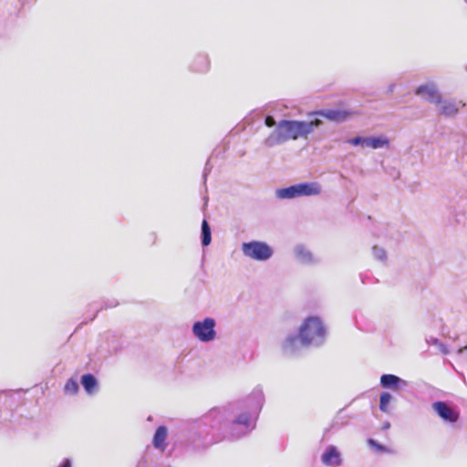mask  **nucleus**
<instances>
[{"mask_svg": "<svg viewBox=\"0 0 467 467\" xmlns=\"http://www.w3.org/2000/svg\"><path fill=\"white\" fill-rule=\"evenodd\" d=\"M80 383H81L83 389H85V391L89 395H92L98 391V389H99L98 380H97L96 377L91 373H87V374L82 375Z\"/></svg>", "mask_w": 467, "mask_h": 467, "instance_id": "15", "label": "nucleus"}, {"mask_svg": "<svg viewBox=\"0 0 467 467\" xmlns=\"http://www.w3.org/2000/svg\"><path fill=\"white\" fill-rule=\"evenodd\" d=\"M277 122L275 121V118L273 116L267 115L265 118V125L268 128H275Z\"/></svg>", "mask_w": 467, "mask_h": 467, "instance_id": "27", "label": "nucleus"}, {"mask_svg": "<svg viewBox=\"0 0 467 467\" xmlns=\"http://www.w3.org/2000/svg\"><path fill=\"white\" fill-rule=\"evenodd\" d=\"M392 399V396L389 392H382L379 396V410L383 412L389 410V404Z\"/></svg>", "mask_w": 467, "mask_h": 467, "instance_id": "21", "label": "nucleus"}, {"mask_svg": "<svg viewBox=\"0 0 467 467\" xmlns=\"http://www.w3.org/2000/svg\"><path fill=\"white\" fill-rule=\"evenodd\" d=\"M373 255L376 259L385 262L387 259L386 251L379 246H374L372 249Z\"/></svg>", "mask_w": 467, "mask_h": 467, "instance_id": "23", "label": "nucleus"}, {"mask_svg": "<svg viewBox=\"0 0 467 467\" xmlns=\"http://www.w3.org/2000/svg\"><path fill=\"white\" fill-rule=\"evenodd\" d=\"M395 87H396V85H395V84H390V85L388 87L387 92H388V93H392V92L394 91Z\"/></svg>", "mask_w": 467, "mask_h": 467, "instance_id": "32", "label": "nucleus"}, {"mask_svg": "<svg viewBox=\"0 0 467 467\" xmlns=\"http://www.w3.org/2000/svg\"><path fill=\"white\" fill-rule=\"evenodd\" d=\"M380 385L384 389H400L408 386V382L393 374H383L380 377Z\"/></svg>", "mask_w": 467, "mask_h": 467, "instance_id": "12", "label": "nucleus"}, {"mask_svg": "<svg viewBox=\"0 0 467 467\" xmlns=\"http://www.w3.org/2000/svg\"><path fill=\"white\" fill-rule=\"evenodd\" d=\"M368 443H369L371 446L375 447L377 450H379V451H385V447H384L382 444L378 443L375 440H373V439H368Z\"/></svg>", "mask_w": 467, "mask_h": 467, "instance_id": "29", "label": "nucleus"}, {"mask_svg": "<svg viewBox=\"0 0 467 467\" xmlns=\"http://www.w3.org/2000/svg\"><path fill=\"white\" fill-rule=\"evenodd\" d=\"M136 467H151L149 460V455H145L137 464Z\"/></svg>", "mask_w": 467, "mask_h": 467, "instance_id": "28", "label": "nucleus"}, {"mask_svg": "<svg viewBox=\"0 0 467 467\" xmlns=\"http://www.w3.org/2000/svg\"><path fill=\"white\" fill-rule=\"evenodd\" d=\"M427 342L430 345L437 346L442 353H444V354L448 353L447 347L442 342H441L438 338L431 337L429 339H427Z\"/></svg>", "mask_w": 467, "mask_h": 467, "instance_id": "24", "label": "nucleus"}, {"mask_svg": "<svg viewBox=\"0 0 467 467\" xmlns=\"http://www.w3.org/2000/svg\"><path fill=\"white\" fill-rule=\"evenodd\" d=\"M57 467H72V462L68 458H65Z\"/></svg>", "mask_w": 467, "mask_h": 467, "instance_id": "30", "label": "nucleus"}, {"mask_svg": "<svg viewBox=\"0 0 467 467\" xmlns=\"http://www.w3.org/2000/svg\"><path fill=\"white\" fill-rule=\"evenodd\" d=\"M321 461L327 466L337 467L342 464L341 454L334 445H329L322 454Z\"/></svg>", "mask_w": 467, "mask_h": 467, "instance_id": "10", "label": "nucleus"}, {"mask_svg": "<svg viewBox=\"0 0 467 467\" xmlns=\"http://www.w3.org/2000/svg\"><path fill=\"white\" fill-rule=\"evenodd\" d=\"M320 123L319 119L312 121L281 119L267 138L265 139L264 144L268 148H273L288 140L307 138Z\"/></svg>", "mask_w": 467, "mask_h": 467, "instance_id": "2", "label": "nucleus"}, {"mask_svg": "<svg viewBox=\"0 0 467 467\" xmlns=\"http://www.w3.org/2000/svg\"><path fill=\"white\" fill-rule=\"evenodd\" d=\"M389 146V140L385 136L379 137H366L365 147L371 149L388 148Z\"/></svg>", "mask_w": 467, "mask_h": 467, "instance_id": "16", "label": "nucleus"}, {"mask_svg": "<svg viewBox=\"0 0 467 467\" xmlns=\"http://www.w3.org/2000/svg\"><path fill=\"white\" fill-rule=\"evenodd\" d=\"M116 306H118V302L116 300H110V301H107V302H104V306L98 308L96 307V313L92 316V317L90 318L91 320L95 318L97 313L102 309L103 307L105 308H109V307H115Z\"/></svg>", "mask_w": 467, "mask_h": 467, "instance_id": "26", "label": "nucleus"}, {"mask_svg": "<svg viewBox=\"0 0 467 467\" xmlns=\"http://www.w3.org/2000/svg\"><path fill=\"white\" fill-rule=\"evenodd\" d=\"M202 244L208 246L212 242V232L207 220L202 222V232H201Z\"/></svg>", "mask_w": 467, "mask_h": 467, "instance_id": "20", "label": "nucleus"}, {"mask_svg": "<svg viewBox=\"0 0 467 467\" xmlns=\"http://www.w3.org/2000/svg\"><path fill=\"white\" fill-rule=\"evenodd\" d=\"M436 105H439L440 115L447 118H452L455 117L459 110L465 106V103L455 99H442L441 97V101L437 102Z\"/></svg>", "mask_w": 467, "mask_h": 467, "instance_id": "7", "label": "nucleus"}, {"mask_svg": "<svg viewBox=\"0 0 467 467\" xmlns=\"http://www.w3.org/2000/svg\"><path fill=\"white\" fill-rule=\"evenodd\" d=\"M295 254L296 256V259L301 263L305 265H309L314 262L313 255L309 250L305 248L303 245H297L295 248Z\"/></svg>", "mask_w": 467, "mask_h": 467, "instance_id": "18", "label": "nucleus"}, {"mask_svg": "<svg viewBox=\"0 0 467 467\" xmlns=\"http://www.w3.org/2000/svg\"><path fill=\"white\" fill-rule=\"evenodd\" d=\"M167 428L163 425L159 426L153 436V445L157 449L163 451L166 447L165 441L167 438Z\"/></svg>", "mask_w": 467, "mask_h": 467, "instance_id": "17", "label": "nucleus"}, {"mask_svg": "<svg viewBox=\"0 0 467 467\" xmlns=\"http://www.w3.org/2000/svg\"><path fill=\"white\" fill-rule=\"evenodd\" d=\"M78 383L74 379H69L65 384V392L70 395H75L78 391Z\"/></svg>", "mask_w": 467, "mask_h": 467, "instance_id": "22", "label": "nucleus"}, {"mask_svg": "<svg viewBox=\"0 0 467 467\" xmlns=\"http://www.w3.org/2000/svg\"><path fill=\"white\" fill-rule=\"evenodd\" d=\"M309 326L318 328L314 320H305L299 328L298 334H291L285 337L282 348L286 355H296L303 348H309V343L320 341L318 337H308L307 328Z\"/></svg>", "mask_w": 467, "mask_h": 467, "instance_id": "3", "label": "nucleus"}, {"mask_svg": "<svg viewBox=\"0 0 467 467\" xmlns=\"http://www.w3.org/2000/svg\"><path fill=\"white\" fill-rule=\"evenodd\" d=\"M210 171H211V167H209V161H207L205 168H204V171H203L204 180H206L207 174H208V172H210Z\"/></svg>", "mask_w": 467, "mask_h": 467, "instance_id": "31", "label": "nucleus"}, {"mask_svg": "<svg viewBox=\"0 0 467 467\" xmlns=\"http://www.w3.org/2000/svg\"><path fill=\"white\" fill-rule=\"evenodd\" d=\"M312 115L321 116L331 121L342 122L347 120L350 113L342 109H322L313 112Z\"/></svg>", "mask_w": 467, "mask_h": 467, "instance_id": "13", "label": "nucleus"}, {"mask_svg": "<svg viewBox=\"0 0 467 467\" xmlns=\"http://www.w3.org/2000/svg\"><path fill=\"white\" fill-rule=\"evenodd\" d=\"M465 3H467V0H464Z\"/></svg>", "mask_w": 467, "mask_h": 467, "instance_id": "34", "label": "nucleus"}, {"mask_svg": "<svg viewBox=\"0 0 467 467\" xmlns=\"http://www.w3.org/2000/svg\"><path fill=\"white\" fill-rule=\"evenodd\" d=\"M415 94L434 104L441 101V97L436 84L433 82H428L419 86L415 90Z\"/></svg>", "mask_w": 467, "mask_h": 467, "instance_id": "8", "label": "nucleus"}, {"mask_svg": "<svg viewBox=\"0 0 467 467\" xmlns=\"http://www.w3.org/2000/svg\"><path fill=\"white\" fill-rule=\"evenodd\" d=\"M191 70L197 73H205L210 68V59L208 55L200 53L195 56L191 66Z\"/></svg>", "mask_w": 467, "mask_h": 467, "instance_id": "14", "label": "nucleus"}, {"mask_svg": "<svg viewBox=\"0 0 467 467\" xmlns=\"http://www.w3.org/2000/svg\"><path fill=\"white\" fill-rule=\"evenodd\" d=\"M295 185L297 197L316 196L321 192V185L317 182H306Z\"/></svg>", "mask_w": 467, "mask_h": 467, "instance_id": "11", "label": "nucleus"}, {"mask_svg": "<svg viewBox=\"0 0 467 467\" xmlns=\"http://www.w3.org/2000/svg\"><path fill=\"white\" fill-rule=\"evenodd\" d=\"M306 320H314V322L317 325L318 327L316 328L315 327L309 326L307 328V334L309 336L308 337H318L320 339V341H318L317 343H309V348L320 347L321 345L324 344L327 335V330L324 324L322 323L321 319L317 317H309Z\"/></svg>", "mask_w": 467, "mask_h": 467, "instance_id": "9", "label": "nucleus"}, {"mask_svg": "<svg viewBox=\"0 0 467 467\" xmlns=\"http://www.w3.org/2000/svg\"><path fill=\"white\" fill-rule=\"evenodd\" d=\"M432 408L444 422L455 423L459 420L458 410L445 401H435L432 403Z\"/></svg>", "mask_w": 467, "mask_h": 467, "instance_id": "6", "label": "nucleus"}, {"mask_svg": "<svg viewBox=\"0 0 467 467\" xmlns=\"http://www.w3.org/2000/svg\"><path fill=\"white\" fill-rule=\"evenodd\" d=\"M366 137L357 136L351 139L347 140V143L353 146H362L365 147Z\"/></svg>", "mask_w": 467, "mask_h": 467, "instance_id": "25", "label": "nucleus"}, {"mask_svg": "<svg viewBox=\"0 0 467 467\" xmlns=\"http://www.w3.org/2000/svg\"><path fill=\"white\" fill-rule=\"evenodd\" d=\"M389 423L385 424V428H389Z\"/></svg>", "mask_w": 467, "mask_h": 467, "instance_id": "33", "label": "nucleus"}, {"mask_svg": "<svg viewBox=\"0 0 467 467\" xmlns=\"http://www.w3.org/2000/svg\"><path fill=\"white\" fill-rule=\"evenodd\" d=\"M241 249L244 256L259 262L267 261L274 254L273 248L263 241L243 243Z\"/></svg>", "mask_w": 467, "mask_h": 467, "instance_id": "4", "label": "nucleus"}, {"mask_svg": "<svg viewBox=\"0 0 467 467\" xmlns=\"http://www.w3.org/2000/svg\"><path fill=\"white\" fill-rule=\"evenodd\" d=\"M265 403L261 386L234 404L212 409L192 427V444L196 449L205 448L225 438L239 439L255 428V422Z\"/></svg>", "mask_w": 467, "mask_h": 467, "instance_id": "1", "label": "nucleus"}, {"mask_svg": "<svg viewBox=\"0 0 467 467\" xmlns=\"http://www.w3.org/2000/svg\"><path fill=\"white\" fill-rule=\"evenodd\" d=\"M215 326L216 322L213 317H205L193 323L192 334L202 342H211L216 337Z\"/></svg>", "mask_w": 467, "mask_h": 467, "instance_id": "5", "label": "nucleus"}, {"mask_svg": "<svg viewBox=\"0 0 467 467\" xmlns=\"http://www.w3.org/2000/svg\"><path fill=\"white\" fill-rule=\"evenodd\" d=\"M275 196L280 200L297 198L296 185L277 189L275 191Z\"/></svg>", "mask_w": 467, "mask_h": 467, "instance_id": "19", "label": "nucleus"}]
</instances>
